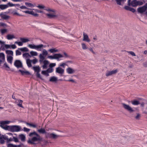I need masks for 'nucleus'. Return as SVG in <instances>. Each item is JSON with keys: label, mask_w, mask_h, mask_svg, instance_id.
<instances>
[{"label": "nucleus", "mask_w": 147, "mask_h": 147, "mask_svg": "<svg viewBox=\"0 0 147 147\" xmlns=\"http://www.w3.org/2000/svg\"><path fill=\"white\" fill-rule=\"evenodd\" d=\"M38 131L40 133L45 134L46 137L49 138H53L55 139L58 138V136L53 133H47L46 131L44 128H41L38 130Z\"/></svg>", "instance_id": "1"}, {"label": "nucleus", "mask_w": 147, "mask_h": 147, "mask_svg": "<svg viewBox=\"0 0 147 147\" xmlns=\"http://www.w3.org/2000/svg\"><path fill=\"white\" fill-rule=\"evenodd\" d=\"M21 130L20 126L16 125H9L7 130L12 132H18Z\"/></svg>", "instance_id": "2"}, {"label": "nucleus", "mask_w": 147, "mask_h": 147, "mask_svg": "<svg viewBox=\"0 0 147 147\" xmlns=\"http://www.w3.org/2000/svg\"><path fill=\"white\" fill-rule=\"evenodd\" d=\"M32 68L34 70V71L36 72V77L42 80H43V79L39 73L40 70V69L39 66H34Z\"/></svg>", "instance_id": "3"}, {"label": "nucleus", "mask_w": 147, "mask_h": 147, "mask_svg": "<svg viewBox=\"0 0 147 147\" xmlns=\"http://www.w3.org/2000/svg\"><path fill=\"white\" fill-rule=\"evenodd\" d=\"M63 57V56L62 55L59 53L55 54L53 56L50 55L48 57V58L51 59H56L58 61L59 60V58Z\"/></svg>", "instance_id": "4"}, {"label": "nucleus", "mask_w": 147, "mask_h": 147, "mask_svg": "<svg viewBox=\"0 0 147 147\" xmlns=\"http://www.w3.org/2000/svg\"><path fill=\"white\" fill-rule=\"evenodd\" d=\"M48 54V52L45 49H44L42 51V53L40 54L39 55L40 58L39 61L41 63L43 60L45 59V57L44 56H46Z\"/></svg>", "instance_id": "5"}, {"label": "nucleus", "mask_w": 147, "mask_h": 147, "mask_svg": "<svg viewBox=\"0 0 147 147\" xmlns=\"http://www.w3.org/2000/svg\"><path fill=\"white\" fill-rule=\"evenodd\" d=\"M28 47L32 49H37L38 50L41 51V48L43 47L42 44H40L38 45H35L34 44H29Z\"/></svg>", "instance_id": "6"}, {"label": "nucleus", "mask_w": 147, "mask_h": 147, "mask_svg": "<svg viewBox=\"0 0 147 147\" xmlns=\"http://www.w3.org/2000/svg\"><path fill=\"white\" fill-rule=\"evenodd\" d=\"M122 105L123 107L126 110L130 113H132L134 111L129 105L125 104L124 103H122Z\"/></svg>", "instance_id": "7"}, {"label": "nucleus", "mask_w": 147, "mask_h": 147, "mask_svg": "<svg viewBox=\"0 0 147 147\" xmlns=\"http://www.w3.org/2000/svg\"><path fill=\"white\" fill-rule=\"evenodd\" d=\"M14 65L17 68L23 67L22 64L20 60H17L14 63Z\"/></svg>", "instance_id": "8"}, {"label": "nucleus", "mask_w": 147, "mask_h": 147, "mask_svg": "<svg viewBox=\"0 0 147 147\" xmlns=\"http://www.w3.org/2000/svg\"><path fill=\"white\" fill-rule=\"evenodd\" d=\"M5 61V55L3 53H0V66H1L2 62Z\"/></svg>", "instance_id": "9"}, {"label": "nucleus", "mask_w": 147, "mask_h": 147, "mask_svg": "<svg viewBox=\"0 0 147 147\" xmlns=\"http://www.w3.org/2000/svg\"><path fill=\"white\" fill-rule=\"evenodd\" d=\"M118 70L117 69L113 70L111 71H109L106 74L107 76H111L113 74H115L117 73Z\"/></svg>", "instance_id": "10"}, {"label": "nucleus", "mask_w": 147, "mask_h": 147, "mask_svg": "<svg viewBox=\"0 0 147 147\" xmlns=\"http://www.w3.org/2000/svg\"><path fill=\"white\" fill-rule=\"evenodd\" d=\"M23 11V12L25 13L31 14L35 16V17H38V14L36 13H35L33 11H29L28 10H27Z\"/></svg>", "instance_id": "11"}, {"label": "nucleus", "mask_w": 147, "mask_h": 147, "mask_svg": "<svg viewBox=\"0 0 147 147\" xmlns=\"http://www.w3.org/2000/svg\"><path fill=\"white\" fill-rule=\"evenodd\" d=\"M146 10L145 6H144L140 7L137 9L138 12L141 13H142L145 11Z\"/></svg>", "instance_id": "12"}, {"label": "nucleus", "mask_w": 147, "mask_h": 147, "mask_svg": "<svg viewBox=\"0 0 147 147\" xmlns=\"http://www.w3.org/2000/svg\"><path fill=\"white\" fill-rule=\"evenodd\" d=\"M83 40L84 41H86L87 42H89L90 41V40L87 34H86L85 32H83Z\"/></svg>", "instance_id": "13"}, {"label": "nucleus", "mask_w": 147, "mask_h": 147, "mask_svg": "<svg viewBox=\"0 0 147 147\" xmlns=\"http://www.w3.org/2000/svg\"><path fill=\"white\" fill-rule=\"evenodd\" d=\"M64 70L60 67H58L56 68V72L57 73L63 74L64 73Z\"/></svg>", "instance_id": "14"}, {"label": "nucleus", "mask_w": 147, "mask_h": 147, "mask_svg": "<svg viewBox=\"0 0 147 147\" xmlns=\"http://www.w3.org/2000/svg\"><path fill=\"white\" fill-rule=\"evenodd\" d=\"M0 126L1 128H3V129H4L5 130H7L9 125H6L5 126H4L5 124L3 122V121L0 122Z\"/></svg>", "instance_id": "15"}, {"label": "nucleus", "mask_w": 147, "mask_h": 147, "mask_svg": "<svg viewBox=\"0 0 147 147\" xmlns=\"http://www.w3.org/2000/svg\"><path fill=\"white\" fill-rule=\"evenodd\" d=\"M0 16L1 17L2 19L5 20H8L10 18L9 16L5 14H3V13H1L0 14Z\"/></svg>", "instance_id": "16"}, {"label": "nucleus", "mask_w": 147, "mask_h": 147, "mask_svg": "<svg viewBox=\"0 0 147 147\" xmlns=\"http://www.w3.org/2000/svg\"><path fill=\"white\" fill-rule=\"evenodd\" d=\"M46 15L48 18L49 19H53L57 17V16L55 14L46 13Z\"/></svg>", "instance_id": "17"}, {"label": "nucleus", "mask_w": 147, "mask_h": 147, "mask_svg": "<svg viewBox=\"0 0 147 147\" xmlns=\"http://www.w3.org/2000/svg\"><path fill=\"white\" fill-rule=\"evenodd\" d=\"M7 60L8 62L10 64H11L12 62L13 57L12 56L10 55H7Z\"/></svg>", "instance_id": "18"}, {"label": "nucleus", "mask_w": 147, "mask_h": 147, "mask_svg": "<svg viewBox=\"0 0 147 147\" xmlns=\"http://www.w3.org/2000/svg\"><path fill=\"white\" fill-rule=\"evenodd\" d=\"M131 5L132 6L135 7L138 5V1L136 0H134L130 3V5Z\"/></svg>", "instance_id": "19"}, {"label": "nucleus", "mask_w": 147, "mask_h": 147, "mask_svg": "<svg viewBox=\"0 0 147 147\" xmlns=\"http://www.w3.org/2000/svg\"><path fill=\"white\" fill-rule=\"evenodd\" d=\"M42 62H43L44 63V65L42 66L43 68H47V65H48L49 63V61L47 60H45L44 61H43Z\"/></svg>", "instance_id": "20"}, {"label": "nucleus", "mask_w": 147, "mask_h": 147, "mask_svg": "<svg viewBox=\"0 0 147 147\" xmlns=\"http://www.w3.org/2000/svg\"><path fill=\"white\" fill-rule=\"evenodd\" d=\"M17 101H18V102H16L18 103V104H17V105L20 107L24 108V107L22 105L23 101L19 99H17Z\"/></svg>", "instance_id": "21"}, {"label": "nucleus", "mask_w": 147, "mask_h": 147, "mask_svg": "<svg viewBox=\"0 0 147 147\" xmlns=\"http://www.w3.org/2000/svg\"><path fill=\"white\" fill-rule=\"evenodd\" d=\"M19 71L20 72L21 74L23 75L24 74H26L27 75H29L30 74V73L29 72L27 71H24L20 69L19 70Z\"/></svg>", "instance_id": "22"}, {"label": "nucleus", "mask_w": 147, "mask_h": 147, "mask_svg": "<svg viewBox=\"0 0 147 147\" xmlns=\"http://www.w3.org/2000/svg\"><path fill=\"white\" fill-rule=\"evenodd\" d=\"M66 71L68 74H73L75 72L74 70L70 67H69L67 68L66 69Z\"/></svg>", "instance_id": "23"}, {"label": "nucleus", "mask_w": 147, "mask_h": 147, "mask_svg": "<svg viewBox=\"0 0 147 147\" xmlns=\"http://www.w3.org/2000/svg\"><path fill=\"white\" fill-rule=\"evenodd\" d=\"M42 138H37L36 137H34L31 138V141H33V142H35L38 141H41Z\"/></svg>", "instance_id": "24"}, {"label": "nucleus", "mask_w": 147, "mask_h": 147, "mask_svg": "<svg viewBox=\"0 0 147 147\" xmlns=\"http://www.w3.org/2000/svg\"><path fill=\"white\" fill-rule=\"evenodd\" d=\"M19 138L21 140L22 142H24L25 141V136L23 134H20L19 135Z\"/></svg>", "instance_id": "25"}, {"label": "nucleus", "mask_w": 147, "mask_h": 147, "mask_svg": "<svg viewBox=\"0 0 147 147\" xmlns=\"http://www.w3.org/2000/svg\"><path fill=\"white\" fill-rule=\"evenodd\" d=\"M131 102L132 105H137L140 104V102L136 100H132Z\"/></svg>", "instance_id": "26"}, {"label": "nucleus", "mask_w": 147, "mask_h": 147, "mask_svg": "<svg viewBox=\"0 0 147 147\" xmlns=\"http://www.w3.org/2000/svg\"><path fill=\"white\" fill-rule=\"evenodd\" d=\"M48 51H49L51 53H53L58 52L59 51L58 49H56L55 48H53L49 49Z\"/></svg>", "instance_id": "27"}, {"label": "nucleus", "mask_w": 147, "mask_h": 147, "mask_svg": "<svg viewBox=\"0 0 147 147\" xmlns=\"http://www.w3.org/2000/svg\"><path fill=\"white\" fill-rule=\"evenodd\" d=\"M21 145H16L11 144H9L7 145V147H21Z\"/></svg>", "instance_id": "28"}, {"label": "nucleus", "mask_w": 147, "mask_h": 147, "mask_svg": "<svg viewBox=\"0 0 147 147\" xmlns=\"http://www.w3.org/2000/svg\"><path fill=\"white\" fill-rule=\"evenodd\" d=\"M8 7V6L7 4H1L0 5V9L1 10L5 9Z\"/></svg>", "instance_id": "29"}, {"label": "nucleus", "mask_w": 147, "mask_h": 147, "mask_svg": "<svg viewBox=\"0 0 147 147\" xmlns=\"http://www.w3.org/2000/svg\"><path fill=\"white\" fill-rule=\"evenodd\" d=\"M32 60L29 59H28L26 60V63L28 66L30 67H32V65L31 63Z\"/></svg>", "instance_id": "30"}, {"label": "nucleus", "mask_w": 147, "mask_h": 147, "mask_svg": "<svg viewBox=\"0 0 147 147\" xmlns=\"http://www.w3.org/2000/svg\"><path fill=\"white\" fill-rule=\"evenodd\" d=\"M5 53L7 55H11V56L13 55V52L11 50H7L5 51Z\"/></svg>", "instance_id": "31"}, {"label": "nucleus", "mask_w": 147, "mask_h": 147, "mask_svg": "<svg viewBox=\"0 0 147 147\" xmlns=\"http://www.w3.org/2000/svg\"><path fill=\"white\" fill-rule=\"evenodd\" d=\"M18 49L22 52H28L29 51L28 49L26 47L18 48Z\"/></svg>", "instance_id": "32"}, {"label": "nucleus", "mask_w": 147, "mask_h": 147, "mask_svg": "<svg viewBox=\"0 0 147 147\" xmlns=\"http://www.w3.org/2000/svg\"><path fill=\"white\" fill-rule=\"evenodd\" d=\"M57 81V78L55 76H53L51 77L49 80V81L52 82H55Z\"/></svg>", "instance_id": "33"}, {"label": "nucleus", "mask_w": 147, "mask_h": 147, "mask_svg": "<svg viewBox=\"0 0 147 147\" xmlns=\"http://www.w3.org/2000/svg\"><path fill=\"white\" fill-rule=\"evenodd\" d=\"M7 38L8 40H11L14 38L15 37L13 35L9 34L7 35Z\"/></svg>", "instance_id": "34"}, {"label": "nucleus", "mask_w": 147, "mask_h": 147, "mask_svg": "<svg viewBox=\"0 0 147 147\" xmlns=\"http://www.w3.org/2000/svg\"><path fill=\"white\" fill-rule=\"evenodd\" d=\"M44 9L47 11H48L49 12H52L54 13H55V11L54 9H51L49 8H47L45 9Z\"/></svg>", "instance_id": "35"}, {"label": "nucleus", "mask_w": 147, "mask_h": 147, "mask_svg": "<svg viewBox=\"0 0 147 147\" xmlns=\"http://www.w3.org/2000/svg\"><path fill=\"white\" fill-rule=\"evenodd\" d=\"M30 53L31 56H36L38 55V53L36 52L32 51L30 52Z\"/></svg>", "instance_id": "36"}, {"label": "nucleus", "mask_w": 147, "mask_h": 147, "mask_svg": "<svg viewBox=\"0 0 147 147\" xmlns=\"http://www.w3.org/2000/svg\"><path fill=\"white\" fill-rule=\"evenodd\" d=\"M20 40L23 43L29 41V39L24 38H21Z\"/></svg>", "instance_id": "37"}, {"label": "nucleus", "mask_w": 147, "mask_h": 147, "mask_svg": "<svg viewBox=\"0 0 147 147\" xmlns=\"http://www.w3.org/2000/svg\"><path fill=\"white\" fill-rule=\"evenodd\" d=\"M41 74L43 75H45L47 76H49V75L47 70H43L42 71Z\"/></svg>", "instance_id": "38"}, {"label": "nucleus", "mask_w": 147, "mask_h": 147, "mask_svg": "<svg viewBox=\"0 0 147 147\" xmlns=\"http://www.w3.org/2000/svg\"><path fill=\"white\" fill-rule=\"evenodd\" d=\"M23 56L24 57H26V58H28L29 57H31L30 56L29 53H25L23 54Z\"/></svg>", "instance_id": "39"}, {"label": "nucleus", "mask_w": 147, "mask_h": 147, "mask_svg": "<svg viewBox=\"0 0 147 147\" xmlns=\"http://www.w3.org/2000/svg\"><path fill=\"white\" fill-rule=\"evenodd\" d=\"M4 43H5V42H4L0 40V44L1 45V50L3 51H4L5 50V48H4V47H3V45H4Z\"/></svg>", "instance_id": "40"}, {"label": "nucleus", "mask_w": 147, "mask_h": 147, "mask_svg": "<svg viewBox=\"0 0 147 147\" xmlns=\"http://www.w3.org/2000/svg\"><path fill=\"white\" fill-rule=\"evenodd\" d=\"M25 4L26 5L28 6L29 7H34V6L33 4L32 3H28V2H26L25 3Z\"/></svg>", "instance_id": "41"}, {"label": "nucleus", "mask_w": 147, "mask_h": 147, "mask_svg": "<svg viewBox=\"0 0 147 147\" xmlns=\"http://www.w3.org/2000/svg\"><path fill=\"white\" fill-rule=\"evenodd\" d=\"M3 45V47H4V48L5 47L6 49H8L9 48H10L11 47L10 45L5 44H4V45Z\"/></svg>", "instance_id": "42"}, {"label": "nucleus", "mask_w": 147, "mask_h": 147, "mask_svg": "<svg viewBox=\"0 0 147 147\" xmlns=\"http://www.w3.org/2000/svg\"><path fill=\"white\" fill-rule=\"evenodd\" d=\"M82 48L84 50H85L87 49V47L84 43H82L81 44Z\"/></svg>", "instance_id": "43"}, {"label": "nucleus", "mask_w": 147, "mask_h": 147, "mask_svg": "<svg viewBox=\"0 0 147 147\" xmlns=\"http://www.w3.org/2000/svg\"><path fill=\"white\" fill-rule=\"evenodd\" d=\"M27 142L28 144H33V145H35L36 144V143L34 142H33V141H31L30 140H28L27 141Z\"/></svg>", "instance_id": "44"}, {"label": "nucleus", "mask_w": 147, "mask_h": 147, "mask_svg": "<svg viewBox=\"0 0 147 147\" xmlns=\"http://www.w3.org/2000/svg\"><path fill=\"white\" fill-rule=\"evenodd\" d=\"M7 31V30L6 29H1V32L2 35L3 34L5 33Z\"/></svg>", "instance_id": "45"}, {"label": "nucleus", "mask_w": 147, "mask_h": 147, "mask_svg": "<svg viewBox=\"0 0 147 147\" xmlns=\"http://www.w3.org/2000/svg\"><path fill=\"white\" fill-rule=\"evenodd\" d=\"M48 73H51L53 72V69L52 68L49 67L47 70Z\"/></svg>", "instance_id": "46"}, {"label": "nucleus", "mask_w": 147, "mask_h": 147, "mask_svg": "<svg viewBox=\"0 0 147 147\" xmlns=\"http://www.w3.org/2000/svg\"><path fill=\"white\" fill-rule=\"evenodd\" d=\"M7 5L8 6V7H11L13 6H14L15 5L11 3L10 2H9L7 4Z\"/></svg>", "instance_id": "47"}, {"label": "nucleus", "mask_w": 147, "mask_h": 147, "mask_svg": "<svg viewBox=\"0 0 147 147\" xmlns=\"http://www.w3.org/2000/svg\"><path fill=\"white\" fill-rule=\"evenodd\" d=\"M123 1V0H116L117 4L119 5H121V2Z\"/></svg>", "instance_id": "48"}, {"label": "nucleus", "mask_w": 147, "mask_h": 147, "mask_svg": "<svg viewBox=\"0 0 147 147\" xmlns=\"http://www.w3.org/2000/svg\"><path fill=\"white\" fill-rule=\"evenodd\" d=\"M5 142V141L4 139L2 138V137L1 136L0 137V143L1 144H3Z\"/></svg>", "instance_id": "49"}, {"label": "nucleus", "mask_w": 147, "mask_h": 147, "mask_svg": "<svg viewBox=\"0 0 147 147\" xmlns=\"http://www.w3.org/2000/svg\"><path fill=\"white\" fill-rule=\"evenodd\" d=\"M3 67H4L5 68H7L9 69H10L9 67L7 65V64L6 62H5V63H4V64Z\"/></svg>", "instance_id": "50"}, {"label": "nucleus", "mask_w": 147, "mask_h": 147, "mask_svg": "<svg viewBox=\"0 0 147 147\" xmlns=\"http://www.w3.org/2000/svg\"><path fill=\"white\" fill-rule=\"evenodd\" d=\"M27 124L31 126H32L34 128H36V125L33 124L32 123H27Z\"/></svg>", "instance_id": "51"}, {"label": "nucleus", "mask_w": 147, "mask_h": 147, "mask_svg": "<svg viewBox=\"0 0 147 147\" xmlns=\"http://www.w3.org/2000/svg\"><path fill=\"white\" fill-rule=\"evenodd\" d=\"M127 52L128 53H129L132 56H136V55L134 53V52L133 51H127Z\"/></svg>", "instance_id": "52"}, {"label": "nucleus", "mask_w": 147, "mask_h": 147, "mask_svg": "<svg viewBox=\"0 0 147 147\" xmlns=\"http://www.w3.org/2000/svg\"><path fill=\"white\" fill-rule=\"evenodd\" d=\"M13 141H14L15 142H19V141L18 138L15 137H13Z\"/></svg>", "instance_id": "53"}, {"label": "nucleus", "mask_w": 147, "mask_h": 147, "mask_svg": "<svg viewBox=\"0 0 147 147\" xmlns=\"http://www.w3.org/2000/svg\"><path fill=\"white\" fill-rule=\"evenodd\" d=\"M11 13L13 14V15H17L18 16H22V15L16 12H14V11H13L11 12Z\"/></svg>", "instance_id": "54"}, {"label": "nucleus", "mask_w": 147, "mask_h": 147, "mask_svg": "<svg viewBox=\"0 0 147 147\" xmlns=\"http://www.w3.org/2000/svg\"><path fill=\"white\" fill-rule=\"evenodd\" d=\"M23 42H18L17 41H16L15 42V43L18 44V45L19 46H22L23 45Z\"/></svg>", "instance_id": "55"}, {"label": "nucleus", "mask_w": 147, "mask_h": 147, "mask_svg": "<svg viewBox=\"0 0 147 147\" xmlns=\"http://www.w3.org/2000/svg\"><path fill=\"white\" fill-rule=\"evenodd\" d=\"M21 54V53L20 51L18 50L16 51V55H20Z\"/></svg>", "instance_id": "56"}, {"label": "nucleus", "mask_w": 147, "mask_h": 147, "mask_svg": "<svg viewBox=\"0 0 147 147\" xmlns=\"http://www.w3.org/2000/svg\"><path fill=\"white\" fill-rule=\"evenodd\" d=\"M56 65L55 63H51L49 65V67L52 68L53 67L55 66Z\"/></svg>", "instance_id": "57"}, {"label": "nucleus", "mask_w": 147, "mask_h": 147, "mask_svg": "<svg viewBox=\"0 0 147 147\" xmlns=\"http://www.w3.org/2000/svg\"><path fill=\"white\" fill-rule=\"evenodd\" d=\"M36 7H37L39 8L40 9H44L45 7L44 6L42 5H39L38 6H37Z\"/></svg>", "instance_id": "58"}, {"label": "nucleus", "mask_w": 147, "mask_h": 147, "mask_svg": "<svg viewBox=\"0 0 147 147\" xmlns=\"http://www.w3.org/2000/svg\"><path fill=\"white\" fill-rule=\"evenodd\" d=\"M38 61L37 59H33V60H32V62L34 64H35Z\"/></svg>", "instance_id": "59"}, {"label": "nucleus", "mask_w": 147, "mask_h": 147, "mask_svg": "<svg viewBox=\"0 0 147 147\" xmlns=\"http://www.w3.org/2000/svg\"><path fill=\"white\" fill-rule=\"evenodd\" d=\"M34 10H35L36 12L38 13H43V11L41 10H38L37 9H33Z\"/></svg>", "instance_id": "60"}, {"label": "nucleus", "mask_w": 147, "mask_h": 147, "mask_svg": "<svg viewBox=\"0 0 147 147\" xmlns=\"http://www.w3.org/2000/svg\"><path fill=\"white\" fill-rule=\"evenodd\" d=\"M36 133V132L35 131L33 132L30 133L29 136H30L31 137L33 135H35Z\"/></svg>", "instance_id": "61"}, {"label": "nucleus", "mask_w": 147, "mask_h": 147, "mask_svg": "<svg viewBox=\"0 0 147 147\" xmlns=\"http://www.w3.org/2000/svg\"><path fill=\"white\" fill-rule=\"evenodd\" d=\"M129 11H131L132 12L134 13L136 11V10L135 9L133 8L130 7V9H129Z\"/></svg>", "instance_id": "62"}, {"label": "nucleus", "mask_w": 147, "mask_h": 147, "mask_svg": "<svg viewBox=\"0 0 147 147\" xmlns=\"http://www.w3.org/2000/svg\"><path fill=\"white\" fill-rule=\"evenodd\" d=\"M143 4V2L141 1H138V5H142Z\"/></svg>", "instance_id": "63"}, {"label": "nucleus", "mask_w": 147, "mask_h": 147, "mask_svg": "<svg viewBox=\"0 0 147 147\" xmlns=\"http://www.w3.org/2000/svg\"><path fill=\"white\" fill-rule=\"evenodd\" d=\"M0 26H6L7 24L5 23L1 22L0 23Z\"/></svg>", "instance_id": "64"}]
</instances>
